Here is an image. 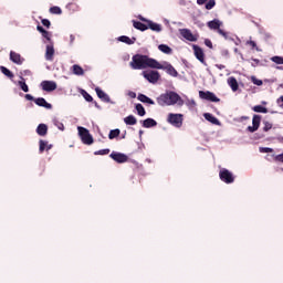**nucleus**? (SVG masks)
<instances>
[{"mask_svg":"<svg viewBox=\"0 0 283 283\" xmlns=\"http://www.w3.org/2000/svg\"><path fill=\"white\" fill-rule=\"evenodd\" d=\"M129 65L132 70H147V67L156 70V67H163L156 59L143 54L133 55Z\"/></svg>","mask_w":283,"mask_h":283,"instance_id":"nucleus-1","label":"nucleus"},{"mask_svg":"<svg viewBox=\"0 0 283 283\" xmlns=\"http://www.w3.org/2000/svg\"><path fill=\"white\" fill-rule=\"evenodd\" d=\"M179 101H182V98L180 97V95H178V93H176L174 91L164 93L157 98V103L161 107L169 106V105H176V103H178Z\"/></svg>","mask_w":283,"mask_h":283,"instance_id":"nucleus-2","label":"nucleus"},{"mask_svg":"<svg viewBox=\"0 0 283 283\" xmlns=\"http://www.w3.org/2000/svg\"><path fill=\"white\" fill-rule=\"evenodd\" d=\"M208 28L210 30H217L218 34H220V36H223V39L228 40L229 39V32L220 29L222 27V21L214 19L211 20L207 23Z\"/></svg>","mask_w":283,"mask_h":283,"instance_id":"nucleus-3","label":"nucleus"},{"mask_svg":"<svg viewBox=\"0 0 283 283\" xmlns=\"http://www.w3.org/2000/svg\"><path fill=\"white\" fill-rule=\"evenodd\" d=\"M78 136L84 145H92L94 143V137L90 134V130L83 126L77 127Z\"/></svg>","mask_w":283,"mask_h":283,"instance_id":"nucleus-4","label":"nucleus"},{"mask_svg":"<svg viewBox=\"0 0 283 283\" xmlns=\"http://www.w3.org/2000/svg\"><path fill=\"white\" fill-rule=\"evenodd\" d=\"M219 178L222 182H226V185H232V182H235V177L233 176V172L229 171L227 168H222L219 171Z\"/></svg>","mask_w":283,"mask_h":283,"instance_id":"nucleus-5","label":"nucleus"},{"mask_svg":"<svg viewBox=\"0 0 283 283\" xmlns=\"http://www.w3.org/2000/svg\"><path fill=\"white\" fill-rule=\"evenodd\" d=\"M142 74L144 78H146L148 83H153V85H156V83L160 81V73L158 71H144Z\"/></svg>","mask_w":283,"mask_h":283,"instance_id":"nucleus-6","label":"nucleus"},{"mask_svg":"<svg viewBox=\"0 0 283 283\" xmlns=\"http://www.w3.org/2000/svg\"><path fill=\"white\" fill-rule=\"evenodd\" d=\"M167 122L174 127H182V114H168Z\"/></svg>","mask_w":283,"mask_h":283,"instance_id":"nucleus-7","label":"nucleus"},{"mask_svg":"<svg viewBox=\"0 0 283 283\" xmlns=\"http://www.w3.org/2000/svg\"><path fill=\"white\" fill-rule=\"evenodd\" d=\"M199 98H202V101H209L210 103H220V98L210 91H199Z\"/></svg>","mask_w":283,"mask_h":283,"instance_id":"nucleus-8","label":"nucleus"},{"mask_svg":"<svg viewBox=\"0 0 283 283\" xmlns=\"http://www.w3.org/2000/svg\"><path fill=\"white\" fill-rule=\"evenodd\" d=\"M109 158H112L113 160H115V163H118L119 165H123V163H127V160H129V157L127 155L116 151H113L109 155Z\"/></svg>","mask_w":283,"mask_h":283,"instance_id":"nucleus-9","label":"nucleus"},{"mask_svg":"<svg viewBox=\"0 0 283 283\" xmlns=\"http://www.w3.org/2000/svg\"><path fill=\"white\" fill-rule=\"evenodd\" d=\"M179 32L186 41H190L192 43L198 41V35H195L189 29H180Z\"/></svg>","mask_w":283,"mask_h":283,"instance_id":"nucleus-10","label":"nucleus"},{"mask_svg":"<svg viewBox=\"0 0 283 283\" xmlns=\"http://www.w3.org/2000/svg\"><path fill=\"white\" fill-rule=\"evenodd\" d=\"M262 122V116L254 115L252 118V126H248V132L250 134H253L254 132H258L260 129V123Z\"/></svg>","mask_w":283,"mask_h":283,"instance_id":"nucleus-11","label":"nucleus"},{"mask_svg":"<svg viewBox=\"0 0 283 283\" xmlns=\"http://www.w3.org/2000/svg\"><path fill=\"white\" fill-rule=\"evenodd\" d=\"M161 67H155V70H165L167 72V74H169L170 76H178V71H176V69L174 67V65L165 62V64H160Z\"/></svg>","mask_w":283,"mask_h":283,"instance_id":"nucleus-12","label":"nucleus"},{"mask_svg":"<svg viewBox=\"0 0 283 283\" xmlns=\"http://www.w3.org/2000/svg\"><path fill=\"white\" fill-rule=\"evenodd\" d=\"M192 50L196 59H198L202 65H207V61L205 60V51H202V48L195 44L192 45Z\"/></svg>","mask_w":283,"mask_h":283,"instance_id":"nucleus-13","label":"nucleus"},{"mask_svg":"<svg viewBox=\"0 0 283 283\" xmlns=\"http://www.w3.org/2000/svg\"><path fill=\"white\" fill-rule=\"evenodd\" d=\"M41 87L44 92H54L57 85H56V82L54 81H43L41 82Z\"/></svg>","mask_w":283,"mask_h":283,"instance_id":"nucleus-14","label":"nucleus"},{"mask_svg":"<svg viewBox=\"0 0 283 283\" xmlns=\"http://www.w3.org/2000/svg\"><path fill=\"white\" fill-rule=\"evenodd\" d=\"M10 61H12V63H15V65H23V61H25V59H23L21 56V54L11 51L10 52Z\"/></svg>","mask_w":283,"mask_h":283,"instance_id":"nucleus-15","label":"nucleus"},{"mask_svg":"<svg viewBox=\"0 0 283 283\" xmlns=\"http://www.w3.org/2000/svg\"><path fill=\"white\" fill-rule=\"evenodd\" d=\"M54 44H48L45 49V61H54Z\"/></svg>","mask_w":283,"mask_h":283,"instance_id":"nucleus-16","label":"nucleus"},{"mask_svg":"<svg viewBox=\"0 0 283 283\" xmlns=\"http://www.w3.org/2000/svg\"><path fill=\"white\" fill-rule=\"evenodd\" d=\"M95 92L98 98H101V101H103L104 103H111L112 99L109 98V95H107V93H105L103 90H101L99 87H96Z\"/></svg>","mask_w":283,"mask_h":283,"instance_id":"nucleus-17","label":"nucleus"},{"mask_svg":"<svg viewBox=\"0 0 283 283\" xmlns=\"http://www.w3.org/2000/svg\"><path fill=\"white\" fill-rule=\"evenodd\" d=\"M34 103L39 107H45V109H52V104L48 103V101H45V98H43V97L35 98Z\"/></svg>","mask_w":283,"mask_h":283,"instance_id":"nucleus-18","label":"nucleus"},{"mask_svg":"<svg viewBox=\"0 0 283 283\" xmlns=\"http://www.w3.org/2000/svg\"><path fill=\"white\" fill-rule=\"evenodd\" d=\"M147 28L148 30H153V32H161L163 31V25L149 20L147 21Z\"/></svg>","mask_w":283,"mask_h":283,"instance_id":"nucleus-19","label":"nucleus"},{"mask_svg":"<svg viewBox=\"0 0 283 283\" xmlns=\"http://www.w3.org/2000/svg\"><path fill=\"white\" fill-rule=\"evenodd\" d=\"M133 28H135V30H139L140 32H145V30H149V27H147V24L133 20Z\"/></svg>","mask_w":283,"mask_h":283,"instance_id":"nucleus-20","label":"nucleus"},{"mask_svg":"<svg viewBox=\"0 0 283 283\" xmlns=\"http://www.w3.org/2000/svg\"><path fill=\"white\" fill-rule=\"evenodd\" d=\"M228 85H230L232 92H238L240 85L238 84V80L234 76L228 78Z\"/></svg>","mask_w":283,"mask_h":283,"instance_id":"nucleus-21","label":"nucleus"},{"mask_svg":"<svg viewBox=\"0 0 283 283\" xmlns=\"http://www.w3.org/2000/svg\"><path fill=\"white\" fill-rule=\"evenodd\" d=\"M203 117L209 123H212V125H220V120L218 118H216V116H213L211 113H205Z\"/></svg>","mask_w":283,"mask_h":283,"instance_id":"nucleus-22","label":"nucleus"},{"mask_svg":"<svg viewBox=\"0 0 283 283\" xmlns=\"http://www.w3.org/2000/svg\"><path fill=\"white\" fill-rule=\"evenodd\" d=\"M36 134L38 136H48V125L39 124L36 127Z\"/></svg>","mask_w":283,"mask_h":283,"instance_id":"nucleus-23","label":"nucleus"},{"mask_svg":"<svg viewBox=\"0 0 283 283\" xmlns=\"http://www.w3.org/2000/svg\"><path fill=\"white\" fill-rule=\"evenodd\" d=\"M158 125V122H156L154 118H147L143 122V127L146 129H149V127H156Z\"/></svg>","mask_w":283,"mask_h":283,"instance_id":"nucleus-24","label":"nucleus"},{"mask_svg":"<svg viewBox=\"0 0 283 283\" xmlns=\"http://www.w3.org/2000/svg\"><path fill=\"white\" fill-rule=\"evenodd\" d=\"M118 41L122 43H126V45H134V42L136 41V38H133V40L127 35H122L118 38Z\"/></svg>","mask_w":283,"mask_h":283,"instance_id":"nucleus-25","label":"nucleus"},{"mask_svg":"<svg viewBox=\"0 0 283 283\" xmlns=\"http://www.w3.org/2000/svg\"><path fill=\"white\" fill-rule=\"evenodd\" d=\"M138 101H140V103H148V105H155L154 99L149 98L147 95L145 94H139L137 96Z\"/></svg>","mask_w":283,"mask_h":283,"instance_id":"nucleus-26","label":"nucleus"},{"mask_svg":"<svg viewBox=\"0 0 283 283\" xmlns=\"http://www.w3.org/2000/svg\"><path fill=\"white\" fill-rule=\"evenodd\" d=\"M72 70H73V74H75V76H83V74H85V71L78 64H74L72 66Z\"/></svg>","mask_w":283,"mask_h":283,"instance_id":"nucleus-27","label":"nucleus"},{"mask_svg":"<svg viewBox=\"0 0 283 283\" xmlns=\"http://www.w3.org/2000/svg\"><path fill=\"white\" fill-rule=\"evenodd\" d=\"M0 70L2 72V74H4V76H7L8 78H10L12 81V78H14V73H12V71H10L8 67L6 66H0Z\"/></svg>","mask_w":283,"mask_h":283,"instance_id":"nucleus-28","label":"nucleus"},{"mask_svg":"<svg viewBox=\"0 0 283 283\" xmlns=\"http://www.w3.org/2000/svg\"><path fill=\"white\" fill-rule=\"evenodd\" d=\"M125 125H136L138 123V119L134 115H128L127 117L124 118Z\"/></svg>","mask_w":283,"mask_h":283,"instance_id":"nucleus-29","label":"nucleus"},{"mask_svg":"<svg viewBox=\"0 0 283 283\" xmlns=\"http://www.w3.org/2000/svg\"><path fill=\"white\" fill-rule=\"evenodd\" d=\"M21 81L18 82L19 87L22 90V92H30V87L25 83V78L23 76L20 77Z\"/></svg>","mask_w":283,"mask_h":283,"instance_id":"nucleus-30","label":"nucleus"},{"mask_svg":"<svg viewBox=\"0 0 283 283\" xmlns=\"http://www.w3.org/2000/svg\"><path fill=\"white\" fill-rule=\"evenodd\" d=\"M158 50L160 52H163L164 54H171V52H172L171 48L167 44H159Z\"/></svg>","mask_w":283,"mask_h":283,"instance_id":"nucleus-31","label":"nucleus"},{"mask_svg":"<svg viewBox=\"0 0 283 283\" xmlns=\"http://www.w3.org/2000/svg\"><path fill=\"white\" fill-rule=\"evenodd\" d=\"M252 109H253V112H256L258 114H269V108H266L262 105H256Z\"/></svg>","mask_w":283,"mask_h":283,"instance_id":"nucleus-32","label":"nucleus"},{"mask_svg":"<svg viewBox=\"0 0 283 283\" xmlns=\"http://www.w3.org/2000/svg\"><path fill=\"white\" fill-rule=\"evenodd\" d=\"M120 136V129L116 128L109 132L108 138L109 140H114V138H118Z\"/></svg>","mask_w":283,"mask_h":283,"instance_id":"nucleus-33","label":"nucleus"},{"mask_svg":"<svg viewBox=\"0 0 283 283\" xmlns=\"http://www.w3.org/2000/svg\"><path fill=\"white\" fill-rule=\"evenodd\" d=\"M135 109H136L138 116H145L147 114L143 104H136Z\"/></svg>","mask_w":283,"mask_h":283,"instance_id":"nucleus-34","label":"nucleus"},{"mask_svg":"<svg viewBox=\"0 0 283 283\" xmlns=\"http://www.w3.org/2000/svg\"><path fill=\"white\" fill-rule=\"evenodd\" d=\"M39 145H40L39 153L43 154V151H45V149H48V142L40 139Z\"/></svg>","mask_w":283,"mask_h":283,"instance_id":"nucleus-35","label":"nucleus"},{"mask_svg":"<svg viewBox=\"0 0 283 283\" xmlns=\"http://www.w3.org/2000/svg\"><path fill=\"white\" fill-rule=\"evenodd\" d=\"M82 96L87 103H92V101H94V97H92V95H90L85 90L82 91Z\"/></svg>","mask_w":283,"mask_h":283,"instance_id":"nucleus-36","label":"nucleus"},{"mask_svg":"<svg viewBox=\"0 0 283 283\" xmlns=\"http://www.w3.org/2000/svg\"><path fill=\"white\" fill-rule=\"evenodd\" d=\"M263 132H271L273 129V124L268 120H263Z\"/></svg>","mask_w":283,"mask_h":283,"instance_id":"nucleus-37","label":"nucleus"},{"mask_svg":"<svg viewBox=\"0 0 283 283\" xmlns=\"http://www.w3.org/2000/svg\"><path fill=\"white\" fill-rule=\"evenodd\" d=\"M271 61H272L273 63H276V65H283V57H282V56H277V55L272 56V57H271Z\"/></svg>","mask_w":283,"mask_h":283,"instance_id":"nucleus-38","label":"nucleus"},{"mask_svg":"<svg viewBox=\"0 0 283 283\" xmlns=\"http://www.w3.org/2000/svg\"><path fill=\"white\" fill-rule=\"evenodd\" d=\"M51 14H63V10L60 7H51L50 10Z\"/></svg>","mask_w":283,"mask_h":283,"instance_id":"nucleus-39","label":"nucleus"},{"mask_svg":"<svg viewBox=\"0 0 283 283\" xmlns=\"http://www.w3.org/2000/svg\"><path fill=\"white\" fill-rule=\"evenodd\" d=\"M247 45H249L251 50H256V52H260V49L258 48V43H255V41L250 40L247 42Z\"/></svg>","mask_w":283,"mask_h":283,"instance_id":"nucleus-40","label":"nucleus"},{"mask_svg":"<svg viewBox=\"0 0 283 283\" xmlns=\"http://www.w3.org/2000/svg\"><path fill=\"white\" fill-rule=\"evenodd\" d=\"M107 154H109V148L96 150V151L94 153L95 156H107Z\"/></svg>","mask_w":283,"mask_h":283,"instance_id":"nucleus-41","label":"nucleus"},{"mask_svg":"<svg viewBox=\"0 0 283 283\" xmlns=\"http://www.w3.org/2000/svg\"><path fill=\"white\" fill-rule=\"evenodd\" d=\"M216 8V0H209L206 4V10H213Z\"/></svg>","mask_w":283,"mask_h":283,"instance_id":"nucleus-42","label":"nucleus"},{"mask_svg":"<svg viewBox=\"0 0 283 283\" xmlns=\"http://www.w3.org/2000/svg\"><path fill=\"white\" fill-rule=\"evenodd\" d=\"M260 153L261 154H273V148L260 147Z\"/></svg>","mask_w":283,"mask_h":283,"instance_id":"nucleus-43","label":"nucleus"},{"mask_svg":"<svg viewBox=\"0 0 283 283\" xmlns=\"http://www.w3.org/2000/svg\"><path fill=\"white\" fill-rule=\"evenodd\" d=\"M42 36L46 39V41H52V33H50L48 30L43 31Z\"/></svg>","mask_w":283,"mask_h":283,"instance_id":"nucleus-44","label":"nucleus"},{"mask_svg":"<svg viewBox=\"0 0 283 283\" xmlns=\"http://www.w3.org/2000/svg\"><path fill=\"white\" fill-rule=\"evenodd\" d=\"M276 105L283 109V95H281L277 99H276Z\"/></svg>","mask_w":283,"mask_h":283,"instance_id":"nucleus-45","label":"nucleus"},{"mask_svg":"<svg viewBox=\"0 0 283 283\" xmlns=\"http://www.w3.org/2000/svg\"><path fill=\"white\" fill-rule=\"evenodd\" d=\"M41 23L42 25H44V28H50V25H52V23L48 19H42Z\"/></svg>","mask_w":283,"mask_h":283,"instance_id":"nucleus-46","label":"nucleus"},{"mask_svg":"<svg viewBox=\"0 0 283 283\" xmlns=\"http://www.w3.org/2000/svg\"><path fill=\"white\" fill-rule=\"evenodd\" d=\"M252 82L254 85H259V86L262 85V83H263L262 80H258L255 77H252Z\"/></svg>","mask_w":283,"mask_h":283,"instance_id":"nucleus-47","label":"nucleus"},{"mask_svg":"<svg viewBox=\"0 0 283 283\" xmlns=\"http://www.w3.org/2000/svg\"><path fill=\"white\" fill-rule=\"evenodd\" d=\"M205 45H207V48H213V43L209 39L205 40Z\"/></svg>","mask_w":283,"mask_h":283,"instance_id":"nucleus-48","label":"nucleus"},{"mask_svg":"<svg viewBox=\"0 0 283 283\" xmlns=\"http://www.w3.org/2000/svg\"><path fill=\"white\" fill-rule=\"evenodd\" d=\"M24 97L27 101H35L34 96H32L31 94H25Z\"/></svg>","mask_w":283,"mask_h":283,"instance_id":"nucleus-49","label":"nucleus"},{"mask_svg":"<svg viewBox=\"0 0 283 283\" xmlns=\"http://www.w3.org/2000/svg\"><path fill=\"white\" fill-rule=\"evenodd\" d=\"M209 0H197L198 6H205Z\"/></svg>","mask_w":283,"mask_h":283,"instance_id":"nucleus-50","label":"nucleus"},{"mask_svg":"<svg viewBox=\"0 0 283 283\" xmlns=\"http://www.w3.org/2000/svg\"><path fill=\"white\" fill-rule=\"evenodd\" d=\"M36 30H38V32H40L41 34L45 31V29H43V27H41V25H38V27H36Z\"/></svg>","mask_w":283,"mask_h":283,"instance_id":"nucleus-51","label":"nucleus"},{"mask_svg":"<svg viewBox=\"0 0 283 283\" xmlns=\"http://www.w3.org/2000/svg\"><path fill=\"white\" fill-rule=\"evenodd\" d=\"M75 39H76V38L74 36V34H71V35H70V44H71V45L74 43Z\"/></svg>","mask_w":283,"mask_h":283,"instance_id":"nucleus-52","label":"nucleus"},{"mask_svg":"<svg viewBox=\"0 0 283 283\" xmlns=\"http://www.w3.org/2000/svg\"><path fill=\"white\" fill-rule=\"evenodd\" d=\"M138 20H139V21H143L144 23H147V21H149V20H147L146 18H144L143 15H139V17H138Z\"/></svg>","mask_w":283,"mask_h":283,"instance_id":"nucleus-53","label":"nucleus"},{"mask_svg":"<svg viewBox=\"0 0 283 283\" xmlns=\"http://www.w3.org/2000/svg\"><path fill=\"white\" fill-rule=\"evenodd\" d=\"M128 96H129L130 98H136V93L129 92V93H128Z\"/></svg>","mask_w":283,"mask_h":283,"instance_id":"nucleus-54","label":"nucleus"},{"mask_svg":"<svg viewBox=\"0 0 283 283\" xmlns=\"http://www.w3.org/2000/svg\"><path fill=\"white\" fill-rule=\"evenodd\" d=\"M222 56H229V50H223L222 51Z\"/></svg>","mask_w":283,"mask_h":283,"instance_id":"nucleus-55","label":"nucleus"},{"mask_svg":"<svg viewBox=\"0 0 283 283\" xmlns=\"http://www.w3.org/2000/svg\"><path fill=\"white\" fill-rule=\"evenodd\" d=\"M52 144H50V145H48V143H46V151H50V149H52Z\"/></svg>","mask_w":283,"mask_h":283,"instance_id":"nucleus-56","label":"nucleus"},{"mask_svg":"<svg viewBox=\"0 0 283 283\" xmlns=\"http://www.w3.org/2000/svg\"><path fill=\"white\" fill-rule=\"evenodd\" d=\"M217 67H219V70H224V65H222V64L217 65Z\"/></svg>","mask_w":283,"mask_h":283,"instance_id":"nucleus-57","label":"nucleus"},{"mask_svg":"<svg viewBox=\"0 0 283 283\" xmlns=\"http://www.w3.org/2000/svg\"><path fill=\"white\" fill-rule=\"evenodd\" d=\"M252 61L255 62L256 65L260 63V60H258V59H252Z\"/></svg>","mask_w":283,"mask_h":283,"instance_id":"nucleus-58","label":"nucleus"},{"mask_svg":"<svg viewBox=\"0 0 283 283\" xmlns=\"http://www.w3.org/2000/svg\"><path fill=\"white\" fill-rule=\"evenodd\" d=\"M241 119L242 120H249V117L248 116H242Z\"/></svg>","mask_w":283,"mask_h":283,"instance_id":"nucleus-59","label":"nucleus"},{"mask_svg":"<svg viewBox=\"0 0 283 283\" xmlns=\"http://www.w3.org/2000/svg\"><path fill=\"white\" fill-rule=\"evenodd\" d=\"M24 74L31 75L32 73L30 71H24Z\"/></svg>","mask_w":283,"mask_h":283,"instance_id":"nucleus-60","label":"nucleus"},{"mask_svg":"<svg viewBox=\"0 0 283 283\" xmlns=\"http://www.w3.org/2000/svg\"><path fill=\"white\" fill-rule=\"evenodd\" d=\"M74 6H75L74 3H70V4H69V8H72V7H74Z\"/></svg>","mask_w":283,"mask_h":283,"instance_id":"nucleus-61","label":"nucleus"},{"mask_svg":"<svg viewBox=\"0 0 283 283\" xmlns=\"http://www.w3.org/2000/svg\"><path fill=\"white\" fill-rule=\"evenodd\" d=\"M276 70H283V66H276Z\"/></svg>","mask_w":283,"mask_h":283,"instance_id":"nucleus-62","label":"nucleus"},{"mask_svg":"<svg viewBox=\"0 0 283 283\" xmlns=\"http://www.w3.org/2000/svg\"><path fill=\"white\" fill-rule=\"evenodd\" d=\"M139 134H143V130H140Z\"/></svg>","mask_w":283,"mask_h":283,"instance_id":"nucleus-63","label":"nucleus"}]
</instances>
